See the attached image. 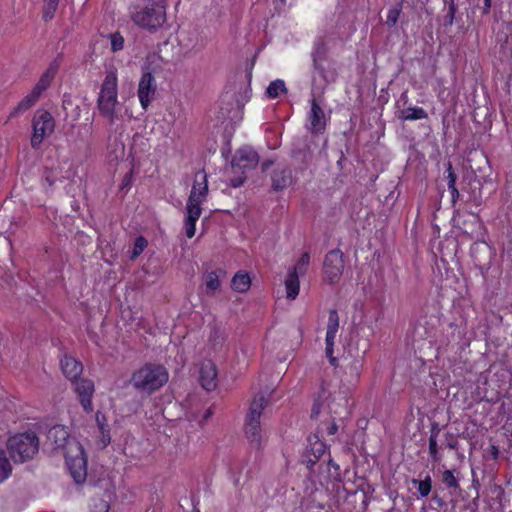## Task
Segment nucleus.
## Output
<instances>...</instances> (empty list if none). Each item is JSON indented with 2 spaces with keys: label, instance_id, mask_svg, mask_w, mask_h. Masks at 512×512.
<instances>
[{
  "label": "nucleus",
  "instance_id": "6ab92c4d",
  "mask_svg": "<svg viewBox=\"0 0 512 512\" xmlns=\"http://www.w3.org/2000/svg\"><path fill=\"white\" fill-rule=\"evenodd\" d=\"M61 370L63 374L72 382L81 375L83 371L82 364L72 356H64L61 359Z\"/></svg>",
  "mask_w": 512,
  "mask_h": 512
},
{
  "label": "nucleus",
  "instance_id": "8fccbe9b",
  "mask_svg": "<svg viewBox=\"0 0 512 512\" xmlns=\"http://www.w3.org/2000/svg\"><path fill=\"white\" fill-rule=\"evenodd\" d=\"M491 7V0H484V13H488Z\"/></svg>",
  "mask_w": 512,
  "mask_h": 512
},
{
  "label": "nucleus",
  "instance_id": "e433bc0d",
  "mask_svg": "<svg viewBox=\"0 0 512 512\" xmlns=\"http://www.w3.org/2000/svg\"><path fill=\"white\" fill-rule=\"evenodd\" d=\"M310 262V255L308 252H304L299 260L297 261L296 265L291 269V271L296 272L300 275L305 274L307 267Z\"/></svg>",
  "mask_w": 512,
  "mask_h": 512
},
{
  "label": "nucleus",
  "instance_id": "c756f323",
  "mask_svg": "<svg viewBox=\"0 0 512 512\" xmlns=\"http://www.w3.org/2000/svg\"><path fill=\"white\" fill-rule=\"evenodd\" d=\"M251 285L250 277L247 273L238 272L234 275L231 281V287L233 290L244 293Z\"/></svg>",
  "mask_w": 512,
  "mask_h": 512
},
{
  "label": "nucleus",
  "instance_id": "412c9836",
  "mask_svg": "<svg viewBox=\"0 0 512 512\" xmlns=\"http://www.w3.org/2000/svg\"><path fill=\"white\" fill-rule=\"evenodd\" d=\"M57 68L56 66L50 65L40 76L38 82L30 91L34 94L38 99L41 98L44 91L48 89L51 85L53 79L55 78Z\"/></svg>",
  "mask_w": 512,
  "mask_h": 512
},
{
  "label": "nucleus",
  "instance_id": "2f4dec72",
  "mask_svg": "<svg viewBox=\"0 0 512 512\" xmlns=\"http://www.w3.org/2000/svg\"><path fill=\"white\" fill-rule=\"evenodd\" d=\"M401 120H420L427 118V112L421 107H409L401 110L399 114Z\"/></svg>",
  "mask_w": 512,
  "mask_h": 512
},
{
  "label": "nucleus",
  "instance_id": "a18cd8bd",
  "mask_svg": "<svg viewBox=\"0 0 512 512\" xmlns=\"http://www.w3.org/2000/svg\"><path fill=\"white\" fill-rule=\"evenodd\" d=\"M96 420H97V422L99 424V429H100V431H101V433L103 435V440H102L103 446H106L110 442V436H109L108 433L105 434L104 425L100 421V414L99 413H97V415H96Z\"/></svg>",
  "mask_w": 512,
  "mask_h": 512
},
{
  "label": "nucleus",
  "instance_id": "c85d7f7f",
  "mask_svg": "<svg viewBox=\"0 0 512 512\" xmlns=\"http://www.w3.org/2000/svg\"><path fill=\"white\" fill-rule=\"evenodd\" d=\"M310 443V451L314 455L315 459H310L309 462L315 464L316 461L326 452V445L321 441L318 435L314 434L308 438Z\"/></svg>",
  "mask_w": 512,
  "mask_h": 512
},
{
  "label": "nucleus",
  "instance_id": "cd10ccee",
  "mask_svg": "<svg viewBox=\"0 0 512 512\" xmlns=\"http://www.w3.org/2000/svg\"><path fill=\"white\" fill-rule=\"evenodd\" d=\"M113 498V491H106L103 497H94L91 504L93 512H108Z\"/></svg>",
  "mask_w": 512,
  "mask_h": 512
},
{
  "label": "nucleus",
  "instance_id": "3c124183",
  "mask_svg": "<svg viewBox=\"0 0 512 512\" xmlns=\"http://www.w3.org/2000/svg\"><path fill=\"white\" fill-rule=\"evenodd\" d=\"M211 414H212L211 409H208V410H207V412H206V414H205V416H204V418H205V419L209 418V417L211 416Z\"/></svg>",
  "mask_w": 512,
  "mask_h": 512
},
{
  "label": "nucleus",
  "instance_id": "f03ea898",
  "mask_svg": "<svg viewBox=\"0 0 512 512\" xmlns=\"http://www.w3.org/2000/svg\"><path fill=\"white\" fill-rule=\"evenodd\" d=\"M97 108L110 125L123 117V108L118 101V78L115 70H110L105 75L97 98Z\"/></svg>",
  "mask_w": 512,
  "mask_h": 512
},
{
  "label": "nucleus",
  "instance_id": "79ce46f5",
  "mask_svg": "<svg viewBox=\"0 0 512 512\" xmlns=\"http://www.w3.org/2000/svg\"><path fill=\"white\" fill-rule=\"evenodd\" d=\"M456 179H457V176L452 169L451 163L449 162L447 164V180H448V188L449 189L452 187H456Z\"/></svg>",
  "mask_w": 512,
  "mask_h": 512
},
{
  "label": "nucleus",
  "instance_id": "c03bdc74",
  "mask_svg": "<svg viewBox=\"0 0 512 512\" xmlns=\"http://www.w3.org/2000/svg\"><path fill=\"white\" fill-rule=\"evenodd\" d=\"M445 444L449 449H456L458 441L452 433H447L445 436Z\"/></svg>",
  "mask_w": 512,
  "mask_h": 512
},
{
  "label": "nucleus",
  "instance_id": "f3484780",
  "mask_svg": "<svg viewBox=\"0 0 512 512\" xmlns=\"http://www.w3.org/2000/svg\"><path fill=\"white\" fill-rule=\"evenodd\" d=\"M199 380L201 386L207 390L212 391L217 386V370L215 364L210 360H205L200 365Z\"/></svg>",
  "mask_w": 512,
  "mask_h": 512
},
{
  "label": "nucleus",
  "instance_id": "603ef678",
  "mask_svg": "<svg viewBox=\"0 0 512 512\" xmlns=\"http://www.w3.org/2000/svg\"><path fill=\"white\" fill-rule=\"evenodd\" d=\"M192 512H199V511H197V510H193Z\"/></svg>",
  "mask_w": 512,
  "mask_h": 512
},
{
  "label": "nucleus",
  "instance_id": "49530a36",
  "mask_svg": "<svg viewBox=\"0 0 512 512\" xmlns=\"http://www.w3.org/2000/svg\"><path fill=\"white\" fill-rule=\"evenodd\" d=\"M336 417H333V420H335ZM338 431V425L335 423V421H332L328 427H327V433L329 435H334Z\"/></svg>",
  "mask_w": 512,
  "mask_h": 512
},
{
  "label": "nucleus",
  "instance_id": "09e8293b",
  "mask_svg": "<svg viewBox=\"0 0 512 512\" xmlns=\"http://www.w3.org/2000/svg\"><path fill=\"white\" fill-rule=\"evenodd\" d=\"M273 165L272 160H266L262 163V171L266 172Z\"/></svg>",
  "mask_w": 512,
  "mask_h": 512
},
{
  "label": "nucleus",
  "instance_id": "6e6552de",
  "mask_svg": "<svg viewBox=\"0 0 512 512\" xmlns=\"http://www.w3.org/2000/svg\"><path fill=\"white\" fill-rule=\"evenodd\" d=\"M258 162L259 157L256 151L249 147L239 149L231 162V172L238 175L231 179V186L235 188L241 186L246 179V170L253 169Z\"/></svg>",
  "mask_w": 512,
  "mask_h": 512
},
{
  "label": "nucleus",
  "instance_id": "393cba45",
  "mask_svg": "<svg viewBox=\"0 0 512 512\" xmlns=\"http://www.w3.org/2000/svg\"><path fill=\"white\" fill-rule=\"evenodd\" d=\"M267 401L263 394H258L254 397L250 404L249 411L246 418L260 420L262 411L264 410Z\"/></svg>",
  "mask_w": 512,
  "mask_h": 512
},
{
  "label": "nucleus",
  "instance_id": "72a5a7b5",
  "mask_svg": "<svg viewBox=\"0 0 512 512\" xmlns=\"http://www.w3.org/2000/svg\"><path fill=\"white\" fill-rule=\"evenodd\" d=\"M431 482L432 480L430 476H426L424 480H412V483L417 486L418 492L422 497L428 496L429 493L431 492Z\"/></svg>",
  "mask_w": 512,
  "mask_h": 512
},
{
  "label": "nucleus",
  "instance_id": "a19ab883",
  "mask_svg": "<svg viewBox=\"0 0 512 512\" xmlns=\"http://www.w3.org/2000/svg\"><path fill=\"white\" fill-rule=\"evenodd\" d=\"M147 245H148V242L144 237H142V236L137 237L135 240V243H134L131 258L134 259V258L138 257L145 250Z\"/></svg>",
  "mask_w": 512,
  "mask_h": 512
},
{
  "label": "nucleus",
  "instance_id": "c9c22d12",
  "mask_svg": "<svg viewBox=\"0 0 512 512\" xmlns=\"http://www.w3.org/2000/svg\"><path fill=\"white\" fill-rule=\"evenodd\" d=\"M58 3L59 0H44L43 18L45 21H49L53 18L57 10Z\"/></svg>",
  "mask_w": 512,
  "mask_h": 512
},
{
  "label": "nucleus",
  "instance_id": "473e14b6",
  "mask_svg": "<svg viewBox=\"0 0 512 512\" xmlns=\"http://www.w3.org/2000/svg\"><path fill=\"white\" fill-rule=\"evenodd\" d=\"M285 92H287V89H286L284 81H282V80L272 81L267 88V94L270 98H276L281 93H285Z\"/></svg>",
  "mask_w": 512,
  "mask_h": 512
},
{
  "label": "nucleus",
  "instance_id": "f257e3e1",
  "mask_svg": "<svg viewBox=\"0 0 512 512\" xmlns=\"http://www.w3.org/2000/svg\"><path fill=\"white\" fill-rule=\"evenodd\" d=\"M47 440L54 450H59L65 460L68 470L77 484L85 482L87 477V460L82 445L69 436L67 428L56 425L49 429Z\"/></svg>",
  "mask_w": 512,
  "mask_h": 512
},
{
  "label": "nucleus",
  "instance_id": "f704fd0d",
  "mask_svg": "<svg viewBox=\"0 0 512 512\" xmlns=\"http://www.w3.org/2000/svg\"><path fill=\"white\" fill-rule=\"evenodd\" d=\"M58 3L59 0H44L43 18L45 21H49L53 18L57 10Z\"/></svg>",
  "mask_w": 512,
  "mask_h": 512
},
{
  "label": "nucleus",
  "instance_id": "f8f14e48",
  "mask_svg": "<svg viewBox=\"0 0 512 512\" xmlns=\"http://www.w3.org/2000/svg\"><path fill=\"white\" fill-rule=\"evenodd\" d=\"M325 279L334 284L340 280L344 270L343 253L339 249L327 253L323 265Z\"/></svg>",
  "mask_w": 512,
  "mask_h": 512
},
{
  "label": "nucleus",
  "instance_id": "4468645a",
  "mask_svg": "<svg viewBox=\"0 0 512 512\" xmlns=\"http://www.w3.org/2000/svg\"><path fill=\"white\" fill-rule=\"evenodd\" d=\"M339 328V316L336 310L329 312L326 333V355L333 366L337 365V359L333 356V345Z\"/></svg>",
  "mask_w": 512,
  "mask_h": 512
},
{
  "label": "nucleus",
  "instance_id": "a878e982",
  "mask_svg": "<svg viewBox=\"0 0 512 512\" xmlns=\"http://www.w3.org/2000/svg\"><path fill=\"white\" fill-rule=\"evenodd\" d=\"M39 99L32 94L31 92L28 93L19 103L18 105L11 111L9 119L17 117L18 115L28 111L30 108H32Z\"/></svg>",
  "mask_w": 512,
  "mask_h": 512
},
{
  "label": "nucleus",
  "instance_id": "7c9ffc66",
  "mask_svg": "<svg viewBox=\"0 0 512 512\" xmlns=\"http://www.w3.org/2000/svg\"><path fill=\"white\" fill-rule=\"evenodd\" d=\"M440 433V428L434 424L431 428V435L429 438V454L434 462H439L441 457L438 450L437 437Z\"/></svg>",
  "mask_w": 512,
  "mask_h": 512
},
{
  "label": "nucleus",
  "instance_id": "20e7f679",
  "mask_svg": "<svg viewBox=\"0 0 512 512\" xmlns=\"http://www.w3.org/2000/svg\"><path fill=\"white\" fill-rule=\"evenodd\" d=\"M208 194L207 176L204 171L195 175L194 184L186 205L185 233L188 238L195 235V225L202 213L201 204Z\"/></svg>",
  "mask_w": 512,
  "mask_h": 512
},
{
  "label": "nucleus",
  "instance_id": "dca6fc26",
  "mask_svg": "<svg viewBox=\"0 0 512 512\" xmlns=\"http://www.w3.org/2000/svg\"><path fill=\"white\" fill-rule=\"evenodd\" d=\"M74 384V390L77 393L80 403L85 411H92L91 398L94 393V384L89 379H79L72 381Z\"/></svg>",
  "mask_w": 512,
  "mask_h": 512
},
{
  "label": "nucleus",
  "instance_id": "ea45409f",
  "mask_svg": "<svg viewBox=\"0 0 512 512\" xmlns=\"http://www.w3.org/2000/svg\"><path fill=\"white\" fill-rule=\"evenodd\" d=\"M109 38H110L111 49L113 52H117V51H120L123 49L124 38L120 33H118V32L112 33L109 35Z\"/></svg>",
  "mask_w": 512,
  "mask_h": 512
},
{
  "label": "nucleus",
  "instance_id": "58836bf2",
  "mask_svg": "<svg viewBox=\"0 0 512 512\" xmlns=\"http://www.w3.org/2000/svg\"><path fill=\"white\" fill-rule=\"evenodd\" d=\"M442 482L447 488H459L458 479L454 476L451 470H445L442 473Z\"/></svg>",
  "mask_w": 512,
  "mask_h": 512
},
{
  "label": "nucleus",
  "instance_id": "ddd939ff",
  "mask_svg": "<svg viewBox=\"0 0 512 512\" xmlns=\"http://www.w3.org/2000/svg\"><path fill=\"white\" fill-rule=\"evenodd\" d=\"M156 93V84L150 72L143 73L138 85V97L143 109H147Z\"/></svg>",
  "mask_w": 512,
  "mask_h": 512
},
{
  "label": "nucleus",
  "instance_id": "b1692460",
  "mask_svg": "<svg viewBox=\"0 0 512 512\" xmlns=\"http://www.w3.org/2000/svg\"><path fill=\"white\" fill-rule=\"evenodd\" d=\"M300 274L289 271L288 276L285 280V287L287 292V298L294 300L299 294L300 282H299Z\"/></svg>",
  "mask_w": 512,
  "mask_h": 512
},
{
  "label": "nucleus",
  "instance_id": "bb28decb",
  "mask_svg": "<svg viewBox=\"0 0 512 512\" xmlns=\"http://www.w3.org/2000/svg\"><path fill=\"white\" fill-rule=\"evenodd\" d=\"M224 272L222 270L217 271H211L206 274L205 276V286H206V293L210 295H214L220 290L221 286V280L220 275Z\"/></svg>",
  "mask_w": 512,
  "mask_h": 512
},
{
  "label": "nucleus",
  "instance_id": "1a4fd4ad",
  "mask_svg": "<svg viewBox=\"0 0 512 512\" xmlns=\"http://www.w3.org/2000/svg\"><path fill=\"white\" fill-rule=\"evenodd\" d=\"M32 127L31 146L34 149H38L43 141L53 134L55 121L48 111L39 109L33 116Z\"/></svg>",
  "mask_w": 512,
  "mask_h": 512
},
{
  "label": "nucleus",
  "instance_id": "39448f33",
  "mask_svg": "<svg viewBox=\"0 0 512 512\" xmlns=\"http://www.w3.org/2000/svg\"><path fill=\"white\" fill-rule=\"evenodd\" d=\"M168 381V372L161 365L145 364L131 377L132 386L143 393L151 394Z\"/></svg>",
  "mask_w": 512,
  "mask_h": 512
},
{
  "label": "nucleus",
  "instance_id": "4be33fe9",
  "mask_svg": "<svg viewBox=\"0 0 512 512\" xmlns=\"http://www.w3.org/2000/svg\"><path fill=\"white\" fill-rule=\"evenodd\" d=\"M125 156V146L117 136L109 137L107 158L110 162H118Z\"/></svg>",
  "mask_w": 512,
  "mask_h": 512
},
{
  "label": "nucleus",
  "instance_id": "0eeeda50",
  "mask_svg": "<svg viewBox=\"0 0 512 512\" xmlns=\"http://www.w3.org/2000/svg\"><path fill=\"white\" fill-rule=\"evenodd\" d=\"M39 440L34 432H25L8 439L7 449L14 462L23 463L38 452Z\"/></svg>",
  "mask_w": 512,
  "mask_h": 512
},
{
  "label": "nucleus",
  "instance_id": "9b49d317",
  "mask_svg": "<svg viewBox=\"0 0 512 512\" xmlns=\"http://www.w3.org/2000/svg\"><path fill=\"white\" fill-rule=\"evenodd\" d=\"M206 43V37L198 28L182 32L179 38V44L184 57L201 51Z\"/></svg>",
  "mask_w": 512,
  "mask_h": 512
},
{
  "label": "nucleus",
  "instance_id": "a211bd4d",
  "mask_svg": "<svg viewBox=\"0 0 512 512\" xmlns=\"http://www.w3.org/2000/svg\"><path fill=\"white\" fill-rule=\"evenodd\" d=\"M271 181L274 190H283L292 183V172L285 165H277L271 174Z\"/></svg>",
  "mask_w": 512,
  "mask_h": 512
},
{
  "label": "nucleus",
  "instance_id": "9d476101",
  "mask_svg": "<svg viewBox=\"0 0 512 512\" xmlns=\"http://www.w3.org/2000/svg\"><path fill=\"white\" fill-rule=\"evenodd\" d=\"M365 354L366 347L360 350L359 348H354L353 344H349L348 349L344 352L343 367L351 380L357 381L359 379Z\"/></svg>",
  "mask_w": 512,
  "mask_h": 512
},
{
  "label": "nucleus",
  "instance_id": "de8ad7c7",
  "mask_svg": "<svg viewBox=\"0 0 512 512\" xmlns=\"http://www.w3.org/2000/svg\"><path fill=\"white\" fill-rule=\"evenodd\" d=\"M452 196V201L455 203L456 200L459 198V191L456 187H452L449 189Z\"/></svg>",
  "mask_w": 512,
  "mask_h": 512
},
{
  "label": "nucleus",
  "instance_id": "5701e85b",
  "mask_svg": "<svg viewBox=\"0 0 512 512\" xmlns=\"http://www.w3.org/2000/svg\"><path fill=\"white\" fill-rule=\"evenodd\" d=\"M326 52H327V49H326L325 44L322 41H318L315 44V48L312 53L313 66H314L315 70L318 71V73L323 77H325L323 60L326 57Z\"/></svg>",
  "mask_w": 512,
  "mask_h": 512
},
{
  "label": "nucleus",
  "instance_id": "aec40b11",
  "mask_svg": "<svg viewBox=\"0 0 512 512\" xmlns=\"http://www.w3.org/2000/svg\"><path fill=\"white\" fill-rule=\"evenodd\" d=\"M245 434L251 446L259 448L263 439L260 420L246 418Z\"/></svg>",
  "mask_w": 512,
  "mask_h": 512
},
{
  "label": "nucleus",
  "instance_id": "2eb2a0df",
  "mask_svg": "<svg viewBox=\"0 0 512 512\" xmlns=\"http://www.w3.org/2000/svg\"><path fill=\"white\" fill-rule=\"evenodd\" d=\"M309 126L308 130L314 134H320L326 128V116L324 110L316 101L315 98L311 100V110L308 115Z\"/></svg>",
  "mask_w": 512,
  "mask_h": 512
},
{
  "label": "nucleus",
  "instance_id": "7ed1b4c3",
  "mask_svg": "<svg viewBox=\"0 0 512 512\" xmlns=\"http://www.w3.org/2000/svg\"><path fill=\"white\" fill-rule=\"evenodd\" d=\"M130 15L138 27L154 32L166 21L165 0H141L132 6Z\"/></svg>",
  "mask_w": 512,
  "mask_h": 512
},
{
  "label": "nucleus",
  "instance_id": "423d86ee",
  "mask_svg": "<svg viewBox=\"0 0 512 512\" xmlns=\"http://www.w3.org/2000/svg\"><path fill=\"white\" fill-rule=\"evenodd\" d=\"M325 394L326 392L323 391L320 399L314 403L312 417H317L322 410H327L329 414L339 418H345L350 414L351 405L345 391H335L328 396Z\"/></svg>",
  "mask_w": 512,
  "mask_h": 512
},
{
  "label": "nucleus",
  "instance_id": "37998d69",
  "mask_svg": "<svg viewBox=\"0 0 512 512\" xmlns=\"http://www.w3.org/2000/svg\"><path fill=\"white\" fill-rule=\"evenodd\" d=\"M399 14L400 10L398 8L390 9L387 14V24L391 26L395 25L397 23Z\"/></svg>",
  "mask_w": 512,
  "mask_h": 512
},
{
  "label": "nucleus",
  "instance_id": "4c0bfd02",
  "mask_svg": "<svg viewBox=\"0 0 512 512\" xmlns=\"http://www.w3.org/2000/svg\"><path fill=\"white\" fill-rule=\"evenodd\" d=\"M11 465L7 459L4 450L0 448V479H6L11 473Z\"/></svg>",
  "mask_w": 512,
  "mask_h": 512
}]
</instances>
